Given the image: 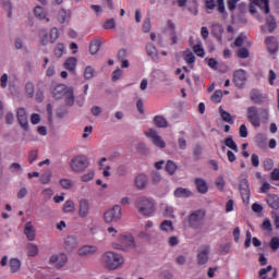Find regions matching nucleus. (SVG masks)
Returning a JSON list of instances; mask_svg holds the SVG:
<instances>
[{
  "label": "nucleus",
  "mask_w": 279,
  "mask_h": 279,
  "mask_svg": "<svg viewBox=\"0 0 279 279\" xmlns=\"http://www.w3.org/2000/svg\"><path fill=\"white\" fill-rule=\"evenodd\" d=\"M194 183L201 195H206V193H208V183L206 182V180H204L203 178H196L194 180Z\"/></svg>",
  "instance_id": "nucleus-16"
},
{
  "label": "nucleus",
  "mask_w": 279,
  "mask_h": 279,
  "mask_svg": "<svg viewBox=\"0 0 279 279\" xmlns=\"http://www.w3.org/2000/svg\"><path fill=\"white\" fill-rule=\"evenodd\" d=\"M11 274H17L21 270V259L11 258L9 262Z\"/></svg>",
  "instance_id": "nucleus-27"
},
{
  "label": "nucleus",
  "mask_w": 279,
  "mask_h": 279,
  "mask_svg": "<svg viewBox=\"0 0 279 279\" xmlns=\"http://www.w3.org/2000/svg\"><path fill=\"white\" fill-rule=\"evenodd\" d=\"M69 263L66 253L53 254L49 258V265H54L56 269H62Z\"/></svg>",
  "instance_id": "nucleus-9"
},
{
  "label": "nucleus",
  "mask_w": 279,
  "mask_h": 279,
  "mask_svg": "<svg viewBox=\"0 0 279 279\" xmlns=\"http://www.w3.org/2000/svg\"><path fill=\"white\" fill-rule=\"evenodd\" d=\"M135 149L137 154H141V156H147L149 154V148H147V144L145 143H138L135 146Z\"/></svg>",
  "instance_id": "nucleus-33"
},
{
  "label": "nucleus",
  "mask_w": 279,
  "mask_h": 279,
  "mask_svg": "<svg viewBox=\"0 0 279 279\" xmlns=\"http://www.w3.org/2000/svg\"><path fill=\"white\" fill-rule=\"evenodd\" d=\"M239 191L244 204H250V183L247 182V179H243L240 182Z\"/></svg>",
  "instance_id": "nucleus-12"
},
{
  "label": "nucleus",
  "mask_w": 279,
  "mask_h": 279,
  "mask_svg": "<svg viewBox=\"0 0 279 279\" xmlns=\"http://www.w3.org/2000/svg\"><path fill=\"white\" fill-rule=\"evenodd\" d=\"M88 157L84 155L75 156L70 161V168L74 173H82L88 169Z\"/></svg>",
  "instance_id": "nucleus-4"
},
{
  "label": "nucleus",
  "mask_w": 279,
  "mask_h": 279,
  "mask_svg": "<svg viewBox=\"0 0 279 279\" xmlns=\"http://www.w3.org/2000/svg\"><path fill=\"white\" fill-rule=\"evenodd\" d=\"M238 58H242V59L250 58V50H247V48H240L238 50Z\"/></svg>",
  "instance_id": "nucleus-50"
},
{
  "label": "nucleus",
  "mask_w": 279,
  "mask_h": 279,
  "mask_svg": "<svg viewBox=\"0 0 279 279\" xmlns=\"http://www.w3.org/2000/svg\"><path fill=\"white\" fill-rule=\"evenodd\" d=\"M120 241L122 245H124V247H131L132 250L136 247V242L134 241V236L132 235H122L120 238Z\"/></svg>",
  "instance_id": "nucleus-21"
},
{
  "label": "nucleus",
  "mask_w": 279,
  "mask_h": 279,
  "mask_svg": "<svg viewBox=\"0 0 279 279\" xmlns=\"http://www.w3.org/2000/svg\"><path fill=\"white\" fill-rule=\"evenodd\" d=\"M64 66L66 71H70L71 73H75V69L77 66V58L70 57L65 60Z\"/></svg>",
  "instance_id": "nucleus-22"
},
{
  "label": "nucleus",
  "mask_w": 279,
  "mask_h": 279,
  "mask_svg": "<svg viewBox=\"0 0 279 279\" xmlns=\"http://www.w3.org/2000/svg\"><path fill=\"white\" fill-rule=\"evenodd\" d=\"M69 88L71 87H66L64 84L57 85L52 90V97L54 99H62L69 93Z\"/></svg>",
  "instance_id": "nucleus-15"
},
{
  "label": "nucleus",
  "mask_w": 279,
  "mask_h": 279,
  "mask_svg": "<svg viewBox=\"0 0 279 279\" xmlns=\"http://www.w3.org/2000/svg\"><path fill=\"white\" fill-rule=\"evenodd\" d=\"M264 169L266 171H271V169H274V160L269 159V158L265 159L264 160Z\"/></svg>",
  "instance_id": "nucleus-59"
},
{
  "label": "nucleus",
  "mask_w": 279,
  "mask_h": 279,
  "mask_svg": "<svg viewBox=\"0 0 279 279\" xmlns=\"http://www.w3.org/2000/svg\"><path fill=\"white\" fill-rule=\"evenodd\" d=\"M221 97H223V92L216 90L214 95H211V101L215 104H221Z\"/></svg>",
  "instance_id": "nucleus-46"
},
{
  "label": "nucleus",
  "mask_w": 279,
  "mask_h": 279,
  "mask_svg": "<svg viewBox=\"0 0 279 279\" xmlns=\"http://www.w3.org/2000/svg\"><path fill=\"white\" fill-rule=\"evenodd\" d=\"M271 40H274V37H267L266 38V44H267V47H268V51H269V53H277L278 44H277V41H271Z\"/></svg>",
  "instance_id": "nucleus-30"
},
{
  "label": "nucleus",
  "mask_w": 279,
  "mask_h": 279,
  "mask_svg": "<svg viewBox=\"0 0 279 279\" xmlns=\"http://www.w3.org/2000/svg\"><path fill=\"white\" fill-rule=\"evenodd\" d=\"M204 219H206V211L197 209L190 214L189 216V226L194 230H199L204 226Z\"/></svg>",
  "instance_id": "nucleus-5"
},
{
  "label": "nucleus",
  "mask_w": 279,
  "mask_h": 279,
  "mask_svg": "<svg viewBox=\"0 0 279 279\" xmlns=\"http://www.w3.org/2000/svg\"><path fill=\"white\" fill-rule=\"evenodd\" d=\"M16 117L21 128L27 132L29 130V122L27 121V111H25V108H19Z\"/></svg>",
  "instance_id": "nucleus-14"
},
{
  "label": "nucleus",
  "mask_w": 279,
  "mask_h": 279,
  "mask_svg": "<svg viewBox=\"0 0 279 279\" xmlns=\"http://www.w3.org/2000/svg\"><path fill=\"white\" fill-rule=\"evenodd\" d=\"M160 180H162V175L158 171L151 172V182L153 184H160Z\"/></svg>",
  "instance_id": "nucleus-48"
},
{
  "label": "nucleus",
  "mask_w": 279,
  "mask_h": 279,
  "mask_svg": "<svg viewBox=\"0 0 279 279\" xmlns=\"http://www.w3.org/2000/svg\"><path fill=\"white\" fill-rule=\"evenodd\" d=\"M39 38H40V44L41 45H47V43H49V34L47 33L46 29H41L39 32Z\"/></svg>",
  "instance_id": "nucleus-44"
},
{
  "label": "nucleus",
  "mask_w": 279,
  "mask_h": 279,
  "mask_svg": "<svg viewBox=\"0 0 279 279\" xmlns=\"http://www.w3.org/2000/svg\"><path fill=\"white\" fill-rule=\"evenodd\" d=\"M151 29V19L146 17L143 24V32L147 34Z\"/></svg>",
  "instance_id": "nucleus-55"
},
{
  "label": "nucleus",
  "mask_w": 279,
  "mask_h": 279,
  "mask_svg": "<svg viewBox=\"0 0 279 279\" xmlns=\"http://www.w3.org/2000/svg\"><path fill=\"white\" fill-rule=\"evenodd\" d=\"M146 51L148 56H151V57L156 56V46L154 44H149L146 47Z\"/></svg>",
  "instance_id": "nucleus-62"
},
{
  "label": "nucleus",
  "mask_w": 279,
  "mask_h": 279,
  "mask_svg": "<svg viewBox=\"0 0 279 279\" xmlns=\"http://www.w3.org/2000/svg\"><path fill=\"white\" fill-rule=\"evenodd\" d=\"M63 213H75V203L66 201L63 205Z\"/></svg>",
  "instance_id": "nucleus-41"
},
{
  "label": "nucleus",
  "mask_w": 279,
  "mask_h": 279,
  "mask_svg": "<svg viewBox=\"0 0 279 279\" xmlns=\"http://www.w3.org/2000/svg\"><path fill=\"white\" fill-rule=\"evenodd\" d=\"M116 26L114 19H109L105 22L104 29H114Z\"/></svg>",
  "instance_id": "nucleus-53"
},
{
  "label": "nucleus",
  "mask_w": 279,
  "mask_h": 279,
  "mask_svg": "<svg viewBox=\"0 0 279 279\" xmlns=\"http://www.w3.org/2000/svg\"><path fill=\"white\" fill-rule=\"evenodd\" d=\"M77 247V238L75 235H70L64 241V250L68 252H73Z\"/></svg>",
  "instance_id": "nucleus-17"
},
{
  "label": "nucleus",
  "mask_w": 279,
  "mask_h": 279,
  "mask_svg": "<svg viewBox=\"0 0 279 279\" xmlns=\"http://www.w3.org/2000/svg\"><path fill=\"white\" fill-rule=\"evenodd\" d=\"M174 197H178L180 199H186V197H193V193L191 190L186 187H178L174 190Z\"/></svg>",
  "instance_id": "nucleus-18"
},
{
  "label": "nucleus",
  "mask_w": 279,
  "mask_h": 279,
  "mask_svg": "<svg viewBox=\"0 0 279 279\" xmlns=\"http://www.w3.org/2000/svg\"><path fill=\"white\" fill-rule=\"evenodd\" d=\"M215 184L219 191H223V186H226V181L223 180V177H218L215 181Z\"/></svg>",
  "instance_id": "nucleus-54"
},
{
  "label": "nucleus",
  "mask_w": 279,
  "mask_h": 279,
  "mask_svg": "<svg viewBox=\"0 0 279 279\" xmlns=\"http://www.w3.org/2000/svg\"><path fill=\"white\" fill-rule=\"evenodd\" d=\"M266 202H267L268 206L270 208H272V210H278V208H279V197H278V195H269L266 198Z\"/></svg>",
  "instance_id": "nucleus-26"
},
{
  "label": "nucleus",
  "mask_w": 279,
  "mask_h": 279,
  "mask_svg": "<svg viewBox=\"0 0 279 279\" xmlns=\"http://www.w3.org/2000/svg\"><path fill=\"white\" fill-rule=\"evenodd\" d=\"M102 260L105 263V267L109 269V271H114V269L123 267V263H125L123 255L114 252L105 253L102 255Z\"/></svg>",
  "instance_id": "nucleus-2"
},
{
  "label": "nucleus",
  "mask_w": 279,
  "mask_h": 279,
  "mask_svg": "<svg viewBox=\"0 0 279 279\" xmlns=\"http://www.w3.org/2000/svg\"><path fill=\"white\" fill-rule=\"evenodd\" d=\"M135 206L140 215H143L144 217H151L156 210V205L147 197L137 198Z\"/></svg>",
  "instance_id": "nucleus-3"
},
{
  "label": "nucleus",
  "mask_w": 279,
  "mask_h": 279,
  "mask_svg": "<svg viewBox=\"0 0 279 279\" xmlns=\"http://www.w3.org/2000/svg\"><path fill=\"white\" fill-rule=\"evenodd\" d=\"M251 100L253 101V104H265V101H267V96H263V94L258 93V90L253 89L251 92Z\"/></svg>",
  "instance_id": "nucleus-20"
},
{
  "label": "nucleus",
  "mask_w": 279,
  "mask_h": 279,
  "mask_svg": "<svg viewBox=\"0 0 279 279\" xmlns=\"http://www.w3.org/2000/svg\"><path fill=\"white\" fill-rule=\"evenodd\" d=\"M26 248H27L28 256H33V257L38 256V252H39L38 245L34 243H28Z\"/></svg>",
  "instance_id": "nucleus-36"
},
{
  "label": "nucleus",
  "mask_w": 279,
  "mask_h": 279,
  "mask_svg": "<svg viewBox=\"0 0 279 279\" xmlns=\"http://www.w3.org/2000/svg\"><path fill=\"white\" fill-rule=\"evenodd\" d=\"M163 215L165 217H169L171 219L175 218V216H173V207L171 206H166Z\"/></svg>",
  "instance_id": "nucleus-60"
},
{
  "label": "nucleus",
  "mask_w": 279,
  "mask_h": 279,
  "mask_svg": "<svg viewBox=\"0 0 279 279\" xmlns=\"http://www.w3.org/2000/svg\"><path fill=\"white\" fill-rule=\"evenodd\" d=\"M58 21L64 23L66 21V11L64 9L59 11Z\"/></svg>",
  "instance_id": "nucleus-64"
},
{
  "label": "nucleus",
  "mask_w": 279,
  "mask_h": 279,
  "mask_svg": "<svg viewBox=\"0 0 279 279\" xmlns=\"http://www.w3.org/2000/svg\"><path fill=\"white\" fill-rule=\"evenodd\" d=\"M135 186L140 191H143L145 186H147V175L145 174H140L135 178Z\"/></svg>",
  "instance_id": "nucleus-24"
},
{
  "label": "nucleus",
  "mask_w": 279,
  "mask_h": 279,
  "mask_svg": "<svg viewBox=\"0 0 279 279\" xmlns=\"http://www.w3.org/2000/svg\"><path fill=\"white\" fill-rule=\"evenodd\" d=\"M239 134L241 138H247V126L245 124H241L239 129Z\"/></svg>",
  "instance_id": "nucleus-61"
},
{
  "label": "nucleus",
  "mask_w": 279,
  "mask_h": 279,
  "mask_svg": "<svg viewBox=\"0 0 279 279\" xmlns=\"http://www.w3.org/2000/svg\"><path fill=\"white\" fill-rule=\"evenodd\" d=\"M64 97H65V104L68 105V106H74V104H75V96L73 95V87H70L69 89H68V93L64 95Z\"/></svg>",
  "instance_id": "nucleus-31"
},
{
  "label": "nucleus",
  "mask_w": 279,
  "mask_h": 279,
  "mask_svg": "<svg viewBox=\"0 0 279 279\" xmlns=\"http://www.w3.org/2000/svg\"><path fill=\"white\" fill-rule=\"evenodd\" d=\"M93 77H95V69H93V66L88 65V66L85 68L84 78L85 80H93Z\"/></svg>",
  "instance_id": "nucleus-43"
},
{
  "label": "nucleus",
  "mask_w": 279,
  "mask_h": 279,
  "mask_svg": "<svg viewBox=\"0 0 279 279\" xmlns=\"http://www.w3.org/2000/svg\"><path fill=\"white\" fill-rule=\"evenodd\" d=\"M53 175V172L51 170H47L45 173L40 177V184H49L51 182V177Z\"/></svg>",
  "instance_id": "nucleus-35"
},
{
  "label": "nucleus",
  "mask_w": 279,
  "mask_h": 279,
  "mask_svg": "<svg viewBox=\"0 0 279 279\" xmlns=\"http://www.w3.org/2000/svg\"><path fill=\"white\" fill-rule=\"evenodd\" d=\"M226 147H229V149H232V151H239V146H236V143L232 138V136H229L225 140Z\"/></svg>",
  "instance_id": "nucleus-34"
},
{
  "label": "nucleus",
  "mask_w": 279,
  "mask_h": 279,
  "mask_svg": "<svg viewBox=\"0 0 279 279\" xmlns=\"http://www.w3.org/2000/svg\"><path fill=\"white\" fill-rule=\"evenodd\" d=\"M58 38H60V33H58V28L53 27L50 29V43H56Z\"/></svg>",
  "instance_id": "nucleus-47"
},
{
  "label": "nucleus",
  "mask_w": 279,
  "mask_h": 279,
  "mask_svg": "<svg viewBox=\"0 0 279 279\" xmlns=\"http://www.w3.org/2000/svg\"><path fill=\"white\" fill-rule=\"evenodd\" d=\"M218 112H219L222 121H225V123H230V125L234 124V119L232 118V114H230V112L223 110V107H219Z\"/></svg>",
  "instance_id": "nucleus-23"
},
{
  "label": "nucleus",
  "mask_w": 279,
  "mask_h": 279,
  "mask_svg": "<svg viewBox=\"0 0 279 279\" xmlns=\"http://www.w3.org/2000/svg\"><path fill=\"white\" fill-rule=\"evenodd\" d=\"M121 206L114 205L111 209L105 211L104 220L106 223H117L121 220Z\"/></svg>",
  "instance_id": "nucleus-6"
},
{
  "label": "nucleus",
  "mask_w": 279,
  "mask_h": 279,
  "mask_svg": "<svg viewBox=\"0 0 279 279\" xmlns=\"http://www.w3.org/2000/svg\"><path fill=\"white\" fill-rule=\"evenodd\" d=\"M178 170V165H175V162L168 160L166 163V171L170 174L173 175V173H175V171Z\"/></svg>",
  "instance_id": "nucleus-39"
},
{
  "label": "nucleus",
  "mask_w": 279,
  "mask_h": 279,
  "mask_svg": "<svg viewBox=\"0 0 279 279\" xmlns=\"http://www.w3.org/2000/svg\"><path fill=\"white\" fill-rule=\"evenodd\" d=\"M247 82V72L245 70L240 69L233 72V83L236 88H243L245 83Z\"/></svg>",
  "instance_id": "nucleus-10"
},
{
  "label": "nucleus",
  "mask_w": 279,
  "mask_h": 279,
  "mask_svg": "<svg viewBox=\"0 0 279 279\" xmlns=\"http://www.w3.org/2000/svg\"><path fill=\"white\" fill-rule=\"evenodd\" d=\"M26 96L32 99L34 97L35 88L34 83L27 82L25 85Z\"/></svg>",
  "instance_id": "nucleus-42"
},
{
  "label": "nucleus",
  "mask_w": 279,
  "mask_h": 279,
  "mask_svg": "<svg viewBox=\"0 0 279 279\" xmlns=\"http://www.w3.org/2000/svg\"><path fill=\"white\" fill-rule=\"evenodd\" d=\"M64 53V44H58L54 48V56L57 58H62V54Z\"/></svg>",
  "instance_id": "nucleus-49"
},
{
  "label": "nucleus",
  "mask_w": 279,
  "mask_h": 279,
  "mask_svg": "<svg viewBox=\"0 0 279 279\" xmlns=\"http://www.w3.org/2000/svg\"><path fill=\"white\" fill-rule=\"evenodd\" d=\"M41 193H43L46 202H49V198L53 197V190H51L50 187L43 190Z\"/></svg>",
  "instance_id": "nucleus-57"
},
{
  "label": "nucleus",
  "mask_w": 279,
  "mask_h": 279,
  "mask_svg": "<svg viewBox=\"0 0 279 279\" xmlns=\"http://www.w3.org/2000/svg\"><path fill=\"white\" fill-rule=\"evenodd\" d=\"M59 184L62 189H64L65 191H69L71 189H73L74 184L73 181H71L70 179H61L59 181Z\"/></svg>",
  "instance_id": "nucleus-38"
},
{
  "label": "nucleus",
  "mask_w": 279,
  "mask_h": 279,
  "mask_svg": "<svg viewBox=\"0 0 279 279\" xmlns=\"http://www.w3.org/2000/svg\"><path fill=\"white\" fill-rule=\"evenodd\" d=\"M160 230H162V232H173V222L171 220H163L160 223Z\"/></svg>",
  "instance_id": "nucleus-32"
},
{
  "label": "nucleus",
  "mask_w": 279,
  "mask_h": 279,
  "mask_svg": "<svg viewBox=\"0 0 279 279\" xmlns=\"http://www.w3.org/2000/svg\"><path fill=\"white\" fill-rule=\"evenodd\" d=\"M210 260V245H201L197 248L196 263L197 265H206Z\"/></svg>",
  "instance_id": "nucleus-8"
},
{
  "label": "nucleus",
  "mask_w": 279,
  "mask_h": 279,
  "mask_svg": "<svg viewBox=\"0 0 279 279\" xmlns=\"http://www.w3.org/2000/svg\"><path fill=\"white\" fill-rule=\"evenodd\" d=\"M254 4L264 8L265 14H269V0H254Z\"/></svg>",
  "instance_id": "nucleus-37"
},
{
  "label": "nucleus",
  "mask_w": 279,
  "mask_h": 279,
  "mask_svg": "<svg viewBox=\"0 0 279 279\" xmlns=\"http://www.w3.org/2000/svg\"><path fill=\"white\" fill-rule=\"evenodd\" d=\"M193 51L195 54L198 56V58H204L205 51H204V47H202V44L194 45Z\"/></svg>",
  "instance_id": "nucleus-45"
},
{
  "label": "nucleus",
  "mask_w": 279,
  "mask_h": 279,
  "mask_svg": "<svg viewBox=\"0 0 279 279\" xmlns=\"http://www.w3.org/2000/svg\"><path fill=\"white\" fill-rule=\"evenodd\" d=\"M269 245L274 250V252H278V250H279V238H277V236L272 238L270 240Z\"/></svg>",
  "instance_id": "nucleus-51"
},
{
  "label": "nucleus",
  "mask_w": 279,
  "mask_h": 279,
  "mask_svg": "<svg viewBox=\"0 0 279 279\" xmlns=\"http://www.w3.org/2000/svg\"><path fill=\"white\" fill-rule=\"evenodd\" d=\"M34 12H35V16H37V19H40V20L45 19V11L43 10V7H36Z\"/></svg>",
  "instance_id": "nucleus-58"
},
{
  "label": "nucleus",
  "mask_w": 279,
  "mask_h": 279,
  "mask_svg": "<svg viewBox=\"0 0 279 279\" xmlns=\"http://www.w3.org/2000/svg\"><path fill=\"white\" fill-rule=\"evenodd\" d=\"M24 234L28 241H34L36 239V230L31 221L26 222L24 228Z\"/></svg>",
  "instance_id": "nucleus-19"
},
{
  "label": "nucleus",
  "mask_w": 279,
  "mask_h": 279,
  "mask_svg": "<svg viewBox=\"0 0 279 279\" xmlns=\"http://www.w3.org/2000/svg\"><path fill=\"white\" fill-rule=\"evenodd\" d=\"M88 215H90V203L88 202V199L83 198L81 199L78 205V217L81 219H86Z\"/></svg>",
  "instance_id": "nucleus-13"
},
{
  "label": "nucleus",
  "mask_w": 279,
  "mask_h": 279,
  "mask_svg": "<svg viewBox=\"0 0 279 279\" xmlns=\"http://www.w3.org/2000/svg\"><path fill=\"white\" fill-rule=\"evenodd\" d=\"M211 34L218 38L219 41H221V38H222V34H223V26L222 25H219V24H214L211 26Z\"/></svg>",
  "instance_id": "nucleus-29"
},
{
  "label": "nucleus",
  "mask_w": 279,
  "mask_h": 279,
  "mask_svg": "<svg viewBox=\"0 0 279 279\" xmlns=\"http://www.w3.org/2000/svg\"><path fill=\"white\" fill-rule=\"evenodd\" d=\"M267 25H268V31L274 32L276 29V27H278V25L276 24V20H274V17H270L267 20Z\"/></svg>",
  "instance_id": "nucleus-56"
},
{
  "label": "nucleus",
  "mask_w": 279,
  "mask_h": 279,
  "mask_svg": "<svg viewBox=\"0 0 279 279\" xmlns=\"http://www.w3.org/2000/svg\"><path fill=\"white\" fill-rule=\"evenodd\" d=\"M193 156L195 160H199L202 158V146L196 145L193 149Z\"/></svg>",
  "instance_id": "nucleus-52"
},
{
  "label": "nucleus",
  "mask_w": 279,
  "mask_h": 279,
  "mask_svg": "<svg viewBox=\"0 0 279 279\" xmlns=\"http://www.w3.org/2000/svg\"><path fill=\"white\" fill-rule=\"evenodd\" d=\"M183 60H185L187 64H193V62H195V54H193L191 50H186L184 51Z\"/></svg>",
  "instance_id": "nucleus-40"
},
{
  "label": "nucleus",
  "mask_w": 279,
  "mask_h": 279,
  "mask_svg": "<svg viewBox=\"0 0 279 279\" xmlns=\"http://www.w3.org/2000/svg\"><path fill=\"white\" fill-rule=\"evenodd\" d=\"M99 49H101V39H94L89 44V53L95 56L98 53Z\"/></svg>",
  "instance_id": "nucleus-25"
},
{
  "label": "nucleus",
  "mask_w": 279,
  "mask_h": 279,
  "mask_svg": "<svg viewBox=\"0 0 279 279\" xmlns=\"http://www.w3.org/2000/svg\"><path fill=\"white\" fill-rule=\"evenodd\" d=\"M153 121H154L156 128H162V129L169 128V122L162 116H156Z\"/></svg>",
  "instance_id": "nucleus-28"
},
{
  "label": "nucleus",
  "mask_w": 279,
  "mask_h": 279,
  "mask_svg": "<svg viewBox=\"0 0 279 279\" xmlns=\"http://www.w3.org/2000/svg\"><path fill=\"white\" fill-rule=\"evenodd\" d=\"M144 134L147 138H151L153 145L159 147V149H165V147H167V143H165V140L158 135L156 129H148Z\"/></svg>",
  "instance_id": "nucleus-7"
},
{
  "label": "nucleus",
  "mask_w": 279,
  "mask_h": 279,
  "mask_svg": "<svg viewBox=\"0 0 279 279\" xmlns=\"http://www.w3.org/2000/svg\"><path fill=\"white\" fill-rule=\"evenodd\" d=\"M98 252L99 248L95 245H84L78 248L77 254L81 258H90V256H95Z\"/></svg>",
  "instance_id": "nucleus-11"
},
{
  "label": "nucleus",
  "mask_w": 279,
  "mask_h": 279,
  "mask_svg": "<svg viewBox=\"0 0 279 279\" xmlns=\"http://www.w3.org/2000/svg\"><path fill=\"white\" fill-rule=\"evenodd\" d=\"M246 119L253 128H260V123L269 121V109L251 106L246 109Z\"/></svg>",
  "instance_id": "nucleus-1"
},
{
  "label": "nucleus",
  "mask_w": 279,
  "mask_h": 279,
  "mask_svg": "<svg viewBox=\"0 0 279 279\" xmlns=\"http://www.w3.org/2000/svg\"><path fill=\"white\" fill-rule=\"evenodd\" d=\"M167 29H169L170 34H175V23H173V21L168 20L167 21Z\"/></svg>",
  "instance_id": "nucleus-63"
}]
</instances>
